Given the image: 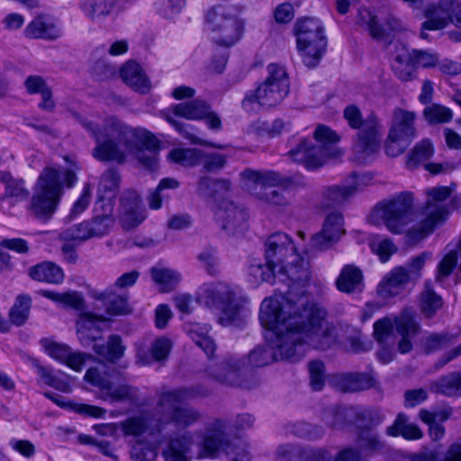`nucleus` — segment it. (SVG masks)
<instances>
[{"label":"nucleus","instance_id":"obj_61","mask_svg":"<svg viewBox=\"0 0 461 461\" xmlns=\"http://www.w3.org/2000/svg\"><path fill=\"white\" fill-rule=\"evenodd\" d=\"M92 197V186L86 183L79 197L73 203L68 218L71 221L80 215L89 206Z\"/></svg>","mask_w":461,"mask_h":461},{"label":"nucleus","instance_id":"obj_32","mask_svg":"<svg viewBox=\"0 0 461 461\" xmlns=\"http://www.w3.org/2000/svg\"><path fill=\"white\" fill-rule=\"evenodd\" d=\"M411 282L403 267H394L380 282L377 292L384 298L398 295Z\"/></svg>","mask_w":461,"mask_h":461},{"label":"nucleus","instance_id":"obj_42","mask_svg":"<svg viewBox=\"0 0 461 461\" xmlns=\"http://www.w3.org/2000/svg\"><path fill=\"white\" fill-rule=\"evenodd\" d=\"M209 104L204 101L195 99L184 102L172 106L175 116H180L188 120H202L207 114Z\"/></svg>","mask_w":461,"mask_h":461},{"label":"nucleus","instance_id":"obj_46","mask_svg":"<svg viewBox=\"0 0 461 461\" xmlns=\"http://www.w3.org/2000/svg\"><path fill=\"white\" fill-rule=\"evenodd\" d=\"M171 163L178 164L185 167H193L199 165L201 149L194 148H175L167 156Z\"/></svg>","mask_w":461,"mask_h":461},{"label":"nucleus","instance_id":"obj_39","mask_svg":"<svg viewBox=\"0 0 461 461\" xmlns=\"http://www.w3.org/2000/svg\"><path fill=\"white\" fill-rule=\"evenodd\" d=\"M386 434L390 437L402 436L406 440H418L423 437L421 429L410 422L409 418L403 413L398 414L393 423L387 427Z\"/></svg>","mask_w":461,"mask_h":461},{"label":"nucleus","instance_id":"obj_54","mask_svg":"<svg viewBox=\"0 0 461 461\" xmlns=\"http://www.w3.org/2000/svg\"><path fill=\"white\" fill-rule=\"evenodd\" d=\"M398 316H385L374 323V337L380 344H385L393 336V326L396 327Z\"/></svg>","mask_w":461,"mask_h":461},{"label":"nucleus","instance_id":"obj_64","mask_svg":"<svg viewBox=\"0 0 461 461\" xmlns=\"http://www.w3.org/2000/svg\"><path fill=\"white\" fill-rule=\"evenodd\" d=\"M431 258L430 252H421L416 257L412 258L406 267V273L408 274V278L411 281H415L419 279L421 276V270L425 266V263Z\"/></svg>","mask_w":461,"mask_h":461},{"label":"nucleus","instance_id":"obj_62","mask_svg":"<svg viewBox=\"0 0 461 461\" xmlns=\"http://www.w3.org/2000/svg\"><path fill=\"white\" fill-rule=\"evenodd\" d=\"M304 451L299 446L284 444L277 447L276 456L278 461H304Z\"/></svg>","mask_w":461,"mask_h":461},{"label":"nucleus","instance_id":"obj_28","mask_svg":"<svg viewBox=\"0 0 461 461\" xmlns=\"http://www.w3.org/2000/svg\"><path fill=\"white\" fill-rule=\"evenodd\" d=\"M113 212V206L109 202L102 205L95 204V214L89 221H86L91 238H100L110 232L114 223Z\"/></svg>","mask_w":461,"mask_h":461},{"label":"nucleus","instance_id":"obj_18","mask_svg":"<svg viewBox=\"0 0 461 461\" xmlns=\"http://www.w3.org/2000/svg\"><path fill=\"white\" fill-rule=\"evenodd\" d=\"M458 0H438L429 4L424 10L426 21L422 23L423 29L439 31L453 24Z\"/></svg>","mask_w":461,"mask_h":461},{"label":"nucleus","instance_id":"obj_58","mask_svg":"<svg viewBox=\"0 0 461 461\" xmlns=\"http://www.w3.org/2000/svg\"><path fill=\"white\" fill-rule=\"evenodd\" d=\"M113 401L127 402L131 404L138 401V389L129 384H121L116 387L112 385L110 392H106Z\"/></svg>","mask_w":461,"mask_h":461},{"label":"nucleus","instance_id":"obj_5","mask_svg":"<svg viewBox=\"0 0 461 461\" xmlns=\"http://www.w3.org/2000/svg\"><path fill=\"white\" fill-rule=\"evenodd\" d=\"M414 220L413 195L411 192H401L378 203L369 215L371 223L384 224L393 234L403 233Z\"/></svg>","mask_w":461,"mask_h":461},{"label":"nucleus","instance_id":"obj_55","mask_svg":"<svg viewBox=\"0 0 461 461\" xmlns=\"http://www.w3.org/2000/svg\"><path fill=\"white\" fill-rule=\"evenodd\" d=\"M456 336L449 333H434L428 336L423 342V348L427 354L443 349L456 341Z\"/></svg>","mask_w":461,"mask_h":461},{"label":"nucleus","instance_id":"obj_30","mask_svg":"<svg viewBox=\"0 0 461 461\" xmlns=\"http://www.w3.org/2000/svg\"><path fill=\"white\" fill-rule=\"evenodd\" d=\"M171 348V340L164 337L156 339L151 343L150 349L139 346L136 353V363L140 366H147L155 361H162L167 358Z\"/></svg>","mask_w":461,"mask_h":461},{"label":"nucleus","instance_id":"obj_8","mask_svg":"<svg viewBox=\"0 0 461 461\" xmlns=\"http://www.w3.org/2000/svg\"><path fill=\"white\" fill-rule=\"evenodd\" d=\"M309 280L310 270L308 263L300 255L299 259L294 263L289 259L277 267L276 269V281L286 283L289 290L285 296L270 297L269 299L289 301L294 305V308L291 310L293 315L303 314L306 310L313 308L321 310L326 313L323 308L319 307L313 303H309L307 296L304 295V291H302L301 294L294 300L295 293L294 290L296 289V286L303 287Z\"/></svg>","mask_w":461,"mask_h":461},{"label":"nucleus","instance_id":"obj_7","mask_svg":"<svg viewBox=\"0 0 461 461\" xmlns=\"http://www.w3.org/2000/svg\"><path fill=\"white\" fill-rule=\"evenodd\" d=\"M266 79L255 89L246 93L241 105L247 112H253L255 104L273 107L280 104L289 93V78L285 68L271 63L267 67Z\"/></svg>","mask_w":461,"mask_h":461},{"label":"nucleus","instance_id":"obj_11","mask_svg":"<svg viewBox=\"0 0 461 461\" xmlns=\"http://www.w3.org/2000/svg\"><path fill=\"white\" fill-rule=\"evenodd\" d=\"M236 14L239 9L231 5H218L207 12L206 28L219 47L230 48L240 40L243 24Z\"/></svg>","mask_w":461,"mask_h":461},{"label":"nucleus","instance_id":"obj_4","mask_svg":"<svg viewBox=\"0 0 461 461\" xmlns=\"http://www.w3.org/2000/svg\"><path fill=\"white\" fill-rule=\"evenodd\" d=\"M208 390L201 386L183 387L164 392L157 403V411L162 415L157 424V429L162 433L167 425L173 424L176 429H185L201 420V413L195 408L187 405H178L185 401L206 396Z\"/></svg>","mask_w":461,"mask_h":461},{"label":"nucleus","instance_id":"obj_45","mask_svg":"<svg viewBox=\"0 0 461 461\" xmlns=\"http://www.w3.org/2000/svg\"><path fill=\"white\" fill-rule=\"evenodd\" d=\"M230 183L225 179H215L210 176H201L197 183V194L204 199L215 198L220 193L229 191Z\"/></svg>","mask_w":461,"mask_h":461},{"label":"nucleus","instance_id":"obj_36","mask_svg":"<svg viewBox=\"0 0 461 461\" xmlns=\"http://www.w3.org/2000/svg\"><path fill=\"white\" fill-rule=\"evenodd\" d=\"M26 91L30 95L40 94L42 101L39 107L44 111L52 112L55 108V102L52 99V91L41 76L32 75L24 81Z\"/></svg>","mask_w":461,"mask_h":461},{"label":"nucleus","instance_id":"obj_51","mask_svg":"<svg viewBox=\"0 0 461 461\" xmlns=\"http://www.w3.org/2000/svg\"><path fill=\"white\" fill-rule=\"evenodd\" d=\"M434 153L433 145L429 140H422L415 145L406 162L409 168H414L420 163L429 159Z\"/></svg>","mask_w":461,"mask_h":461},{"label":"nucleus","instance_id":"obj_57","mask_svg":"<svg viewBox=\"0 0 461 461\" xmlns=\"http://www.w3.org/2000/svg\"><path fill=\"white\" fill-rule=\"evenodd\" d=\"M310 384L314 391L322 390L326 381L325 365L321 360H312L308 363Z\"/></svg>","mask_w":461,"mask_h":461},{"label":"nucleus","instance_id":"obj_23","mask_svg":"<svg viewBox=\"0 0 461 461\" xmlns=\"http://www.w3.org/2000/svg\"><path fill=\"white\" fill-rule=\"evenodd\" d=\"M376 426L368 421L357 423V444L364 459L378 453L385 448V443L381 439L380 435L375 430Z\"/></svg>","mask_w":461,"mask_h":461},{"label":"nucleus","instance_id":"obj_17","mask_svg":"<svg viewBox=\"0 0 461 461\" xmlns=\"http://www.w3.org/2000/svg\"><path fill=\"white\" fill-rule=\"evenodd\" d=\"M265 246L266 261L276 268L289 259L293 263L299 259V254L293 240L284 232H276L270 235Z\"/></svg>","mask_w":461,"mask_h":461},{"label":"nucleus","instance_id":"obj_59","mask_svg":"<svg viewBox=\"0 0 461 461\" xmlns=\"http://www.w3.org/2000/svg\"><path fill=\"white\" fill-rule=\"evenodd\" d=\"M41 345L50 357L61 363H64L66 358H68L71 349L66 344L58 343L47 338L41 339Z\"/></svg>","mask_w":461,"mask_h":461},{"label":"nucleus","instance_id":"obj_49","mask_svg":"<svg viewBox=\"0 0 461 461\" xmlns=\"http://www.w3.org/2000/svg\"><path fill=\"white\" fill-rule=\"evenodd\" d=\"M45 396L54 402L57 405L66 408H73L77 412L86 414L87 416L101 418L104 415L105 411L100 407L88 404H69L65 402V398L54 393H45Z\"/></svg>","mask_w":461,"mask_h":461},{"label":"nucleus","instance_id":"obj_29","mask_svg":"<svg viewBox=\"0 0 461 461\" xmlns=\"http://www.w3.org/2000/svg\"><path fill=\"white\" fill-rule=\"evenodd\" d=\"M420 330V325L415 320L414 312L410 309L403 310L396 321V331L402 336L398 343V350L402 354L409 353L412 349L411 338Z\"/></svg>","mask_w":461,"mask_h":461},{"label":"nucleus","instance_id":"obj_38","mask_svg":"<svg viewBox=\"0 0 461 461\" xmlns=\"http://www.w3.org/2000/svg\"><path fill=\"white\" fill-rule=\"evenodd\" d=\"M91 296L102 302L105 305L106 312L110 315L125 314L129 312L127 296L115 294L112 289L102 292L93 291Z\"/></svg>","mask_w":461,"mask_h":461},{"label":"nucleus","instance_id":"obj_16","mask_svg":"<svg viewBox=\"0 0 461 461\" xmlns=\"http://www.w3.org/2000/svg\"><path fill=\"white\" fill-rule=\"evenodd\" d=\"M219 226L229 235H237L248 228V212L232 201L223 199L213 208Z\"/></svg>","mask_w":461,"mask_h":461},{"label":"nucleus","instance_id":"obj_6","mask_svg":"<svg viewBox=\"0 0 461 461\" xmlns=\"http://www.w3.org/2000/svg\"><path fill=\"white\" fill-rule=\"evenodd\" d=\"M229 428L230 423L225 420H217L206 428L200 457L216 458L223 453L231 461H249L248 444L240 438L230 439L227 433Z\"/></svg>","mask_w":461,"mask_h":461},{"label":"nucleus","instance_id":"obj_26","mask_svg":"<svg viewBox=\"0 0 461 461\" xmlns=\"http://www.w3.org/2000/svg\"><path fill=\"white\" fill-rule=\"evenodd\" d=\"M331 383L341 392L353 393L373 387L374 379L366 373L349 372L331 375Z\"/></svg>","mask_w":461,"mask_h":461},{"label":"nucleus","instance_id":"obj_35","mask_svg":"<svg viewBox=\"0 0 461 461\" xmlns=\"http://www.w3.org/2000/svg\"><path fill=\"white\" fill-rule=\"evenodd\" d=\"M121 77L130 87L140 93L150 89V82L140 64L135 61L125 63L121 68Z\"/></svg>","mask_w":461,"mask_h":461},{"label":"nucleus","instance_id":"obj_44","mask_svg":"<svg viewBox=\"0 0 461 461\" xmlns=\"http://www.w3.org/2000/svg\"><path fill=\"white\" fill-rule=\"evenodd\" d=\"M93 349L98 356L110 362H114L123 356L125 347L122 345V339L119 335H111L106 343L94 344Z\"/></svg>","mask_w":461,"mask_h":461},{"label":"nucleus","instance_id":"obj_43","mask_svg":"<svg viewBox=\"0 0 461 461\" xmlns=\"http://www.w3.org/2000/svg\"><path fill=\"white\" fill-rule=\"evenodd\" d=\"M103 315H98L92 312H84L80 315L77 321V334L81 340L84 339H95V335L93 331L99 332L101 330L100 324L105 321Z\"/></svg>","mask_w":461,"mask_h":461},{"label":"nucleus","instance_id":"obj_25","mask_svg":"<svg viewBox=\"0 0 461 461\" xmlns=\"http://www.w3.org/2000/svg\"><path fill=\"white\" fill-rule=\"evenodd\" d=\"M359 176L353 173L347 185L328 187L322 194L321 208L328 209L342 204L359 188Z\"/></svg>","mask_w":461,"mask_h":461},{"label":"nucleus","instance_id":"obj_33","mask_svg":"<svg viewBox=\"0 0 461 461\" xmlns=\"http://www.w3.org/2000/svg\"><path fill=\"white\" fill-rule=\"evenodd\" d=\"M336 287L345 294L362 292L364 276L361 269L354 265L344 266L336 279Z\"/></svg>","mask_w":461,"mask_h":461},{"label":"nucleus","instance_id":"obj_37","mask_svg":"<svg viewBox=\"0 0 461 461\" xmlns=\"http://www.w3.org/2000/svg\"><path fill=\"white\" fill-rule=\"evenodd\" d=\"M429 388L432 393L447 397H461V372H451L431 381Z\"/></svg>","mask_w":461,"mask_h":461},{"label":"nucleus","instance_id":"obj_1","mask_svg":"<svg viewBox=\"0 0 461 461\" xmlns=\"http://www.w3.org/2000/svg\"><path fill=\"white\" fill-rule=\"evenodd\" d=\"M294 308L289 301L265 299L259 321L269 331L270 343L256 347L247 357H229L220 364L208 365L206 375L222 384L247 387L244 377L249 367H262L279 359L298 361L308 348H330L333 337L325 312L313 308L293 315Z\"/></svg>","mask_w":461,"mask_h":461},{"label":"nucleus","instance_id":"obj_12","mask_svg":"<svg viewBox=\"0 0 461 461\" xmlns=\"http://www.w3.org/2000/svg\"><path fill=\"white\" fill-rule=\"evenodd\" d=\"M294 30L303 63L309 68L316 67L327 45L321 22L313 17L302 18L296 22Z\"/></svg>","mask_w":461,"mask_h":461},{"label":"nucleus","instance_id":"obj_19","mask_svg":"<svg viewBox=\"0 0 461 461\" xmlns=\"http://www.w3.org/2000/svg\"><path fill=\"white\" fill-rule=\"evenodd\" d=\"M424 215L419 226L410 229L407 232V238L411 243H417L431 234L437 227L447 221L449 212L443 206L429 203L424 208Z\"/></svg>","mask_w":461,"mask_h":461},{"label":"nucleus","instance_id":"obj_52","mask_svg":"<svg viewBox=\"0 0 461 461\" xmlns=\"http://www.w3.org/2000/svg\"><path fill=\"white\" fill-rule=\"evenodd\" d=\"M276 267L268 264L267 261L263 264H251L249 268V275L252 278L251 282L258 284L259 282H267L274 284L276 282Z\"/></svg>","mask_w":461,"mask_h":461},{"label":"nucleus","instance_id":"obj_10","mask_svg":"<svg viewBox=\"0 0 461 461\" xmlns=\"http://www.w3.org/2000/svg\"><path fill=\"white\" fill-rule=\"evenodd\" d=\"M343 115L350 128L358 130L353 149L359 156L358 159L365 161L380 146L381 125L378 119L374 114L364 119L360 109L355 104L346 106Z\"/></svg>","mask_w":461,"mask_h":461},{"label":"nucleus","instance_id":"obj_13","mask_svg":"<svg viewBox=\"0 0 461 461\" xmlns=\"http://www.w3.org/2000/svg\"><path fill=\"white\" fill-rule=\"evenodd\" d=\"M314 139L319 144H312V140L303 139L293 147L289 152V158L305 166L307 169L313 170L321 167L330 156L329 143L339 141L337 133L325 125H319L314 131Z\"/></svg>","mask_w":461,"mask_h":461},{"label":"nucleus","instance_id":"obj_3","mask_svg":"<svg viewBox=\"0 0 461 461\" xmlns=\"http://www.w3.org/2000/svg\"><path fill=\"white\" fill-rule=\"evenodd\" d=\"M77 181L74 171L46 167L40 174L30 201V212L40 220H49L56 212L64 193V187L71 188Z\"/></svg>","mask_w":461,"mask_h":461},{"label":"nucleus","instance_id":"obj_41","mask_svg":"<svg viewBox=\"0 0 461 461\" xmlns=\"http://www.w3.org/2000/svg\"><path fill=\"white\" fill-rule=\"evenodd\" d=\"M2 185L5 186L2 200L8 201L10 204L25 200L29 195L23 180L14 178L9 172H2Z\"/></svg>","mask_w":461,"mask_h":461},{"label":"nucleus","instance_id":"obj_53","mask_svg":"<svg viewBox=\"0 0 461 461\" xmlns=\"http://www.w3.org/2000/svg\"><path fill=\"white\" fill-rule=\"evenodd\" d=\"M425 120L430 124L446 123L452 120L453 113L451 109L438 104L428 105L423 110Z\"/></svg>","mask_w":461,"mask_h":461},{"label":"nucleus","instance_id":"obj_60","mask_svg":"<svg viewBox=\"0 0 461 461\" xmlns=\"http://www.w3.org/2000/svg\"><path fill=\"white\" fill-rule=\"evenodd\" d=\"M255 198L277 207H285L290 203V200L285 196V193L275 188L271 190H258L256 193Z\"/></svg>","mask_w":461,"mask_h":461},{"label":"nucleus","instance_id":"obj_20","mask_svg":"<svg viewBox=\"0 0 461 461\" xmlns=\"http://www.w3.org/2000/svg\"><path fill=\"white\" fill-rule=\"evenodd\" d=\"M344 219L340 212H333L327 215L322 229L312 236L311 245L317 250H325L337 243L344 234Z\"/></svg>","mask_w":461,"mask_h":461},{"label":"nucleus","instance_id":"obj_21","mask_svg":"<svg viewBox=\"0 0 461 461\" xmlns=\"http://www.w3.org/2000/svg\"><path fill=\"white\" fill-rule=\"evenodd\" d=\"M360 26L366 28L370 35L376 40H386L391 32L402 30V23L393 14H388L384 24L381 25L377 17L368 9H360L357 17Z\"/></svg>","mask_w":461,"mask_h":461},{"label":"nucleus","instance_id":"obj_2","mask_svg":"<svg viewBox=\"0 0 461 461\" xmlns=\"http://www.w3.org/2000/svg\"><path fill=\"white\" fill-rule=\"evenodd\" d=\"M75 119L95 139L93 157L99 161L123 163L127 155H134L140 164L154 169L158 164L159 141L144 128H132L116 117H107L96 125L78 114Z\"/></svg>","mask_w":461,"mask_h":461},{"label":"nucleus","instance_id":"obj_48","mask_svg":"<svg viewBox=\"0 0 461 461\" xmlns=\"http://www.w3.org/2000/svg\"><path fill=\"white\" fill-rule=\"evenodd\" d=\"M31 305L32 298L29 295H18L9 312L11 322L16 326L23 325L29 318Z\"/></svg>","mask_w":461,"mask_h":461},{"label":"nucleus","instance_id":"obj_56","mask_svg":"<svg viewBox=\"0 0 461 461\" xmlns=\"http://www.w3.org/2000/svg\"><path fill=\"white\" fill-rule=\"evenodd\" d=\"M442 305V298L434 291L427 290L420 294V310L426 317H432Z\"/></svg>","mask_w":461,"mask_h":461},{"label":"nucleus","instance_id":"obj_47","mask_svg":"<svg viewBox=\"0 0 461 461\" xmlns=\"http://www.w3.org/2000/svg\"><path fill=\"white\" fill-rule=\"evenodd\" d=\"M150 274L152 280L159 285L162 292L173 290L181 280V275L170 268L152 267Z\"/></svg>","mask_w":461,"mask_h":461},{"label":"nucleus","instance_id":"obj_14","mask_svg":"<svg viewBox=\"0 0 461 461\" xmlns=\"http://www.w3.org/2000/svg\"><path fill=\"white\" fill-rule=\"evenodd\" d=\"M415 119L416 114L413 112L402 108L393 110L392 124L385 145L388 156L397 157L401 155L415 138Z\"/></svg>","mask_w":461,"mask_h":461},{"label":"nucleus","instance_id":"obj_40","mask_svg":"<svg viewBox=\"0 0 461 461\" xmlns=\"http://www.w3.org/2000/svg\"><path fill=\"white\" fill-rule=\"evenodd\" d=\"M28 273L33 280L39 282L58 285L64 280L63 270L58 265L50 261H44L32 267Z\"/></svg>","mask_w":461,"mask_h":461},{"label":"nucleus","instance_id":"obj_34","mask_svg":"<svg viewBox=\"0 0 461 461\" xmlns=\"http://www.w3.org/2000/svg\"><path fill=\"white\" fill-rule=\"evenodd\" d=\"M120 176L113 168L106 170L100 177L97 187V200L95 204L102 205L104 203H110L114 206V198L118 193Z\"/></svg>","mask_w":461,"mask_h":461},{"label":"nucleus","instance_id":"obj_50","mask_svg":"<svg viewBox=\"0 0 461 461\" xmlns=\"http://www.w3.org/2000/svg\"><path fill=\"white\" fill-rule=\"evenodd\" d=\"M39 294L55 303H59L77 310L81 309L84 305L82 296L77 292L58 293L50 290H41Z\"/></svg>","mask_w":461,"mask_h":461},{"label":"nucleus","instance_id":"obj_31","mask_svg":"<svg viewBox=\"0 0 461 461\" xmlns=\"http://www.w3.org/2000/svg\"><path fill=\"white\" fill-rule=\"evenodd\" d=\"M81 8L95 23L104 22L107 17L120 12L119 0H84Z\"/></svg>","mask_w":461,"mask_h":461},{"label":"nucleus","instance_id":"obj_24","mask_svg":"<svg viewBox=\"0 0 461 461\" xmlns=\"http://www.w3.org/2000/svg\"><path fill=\"white\" fill-rule=\"evenodd\" d=\"M194 445V437L190 431L175 434L168 438L163 450L165 461H190V452Z\"/></svg>","mask_w":461,"mask_h":461},{"label":"nucleus","instance_id":"obj_15","mask_svg":"<svg viewBox=\"0 0 461 461\" xmlns=\"http://www.w3.org/2000/svg\"><path fill=\"white\" fill-rule=\"evenodd\" d=\"M348 420H351L355 425L368 421L372 425L379 426L384 420V414L380 410L373 408L331 407L322 416L326 426L335 430L344 429Z\"/></svg>","mask_w":461,"mask_h":461},{"label":"nucleus","instance_id":"obj_63","mask_svg":"<svg viewBox=\"0 0 461 461\" xmlns=\"http://www.w3.org/2000/svg\"><path fill=\"white\" fill-rule=\"evenodd\" d=\"M225 164L226 157L224 155L216 152L206 153L201 150L199 165L203 166V169L204 171H219L225 166Z\"/></svg>","mask_w":461,"mask_h":461},{"label":"nucleus","instance_id":"obj_9","mask_svg":"<svg viewBox=\"0 0 461 461\" xmlns=\"http://www.w3.org/2000/svg\"><path fill=\"white\" fill-rule=\"evenodd\" d=\"M197 302L221 312L218 321L222 326L236 324L240 319L241 305L235 292L224 283H206L197 291Z\"/></svg>","mask_w":461,"mask_h":461},{"label":"nucleus","instance_id":"obj_22","mask_svg":"<svg viewBox=\"0 0 461 461\" xmlns=\"http://www.w3.org/2000/svg\"><path fill=\"white\" fill-rule=\"evenodd\" d=\"M244 180H247V189L255 197L258 190H271L278 186H285L288 179L282 176L276 171H256L252 169H245L241 173Z\"/></svg>","mask_w":461,"mask_h":461},{"label":"nucleus","instance_id":"obj_27","mask_svg":"<svg viewBox=\"0 0 461 461\" xmlns=\"http://www.w3.org/2000/svg\"><path fill=\"white\" fill-rule=\"evenodd\" d=\"M24 35L30 39L54 41L61 36V31L50 16L41 14L25 27Z\"/></svg>","mask_w":461,"mask_h":461}]
</instances>
